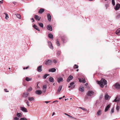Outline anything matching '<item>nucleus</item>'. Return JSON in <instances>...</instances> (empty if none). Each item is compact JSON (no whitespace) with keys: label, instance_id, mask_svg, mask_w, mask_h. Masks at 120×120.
<instances>
[{"label":"nucleus","instance_id":"obj_46","mask_svg":"<svg viewBox=\"0 0 120 120\" xmlns=\"http://www.w3.org/2000/svg\"><path fill=\"white\" fill-rule=\"evenodd\" d=\"M43 88L44 89H46V88H47V86H46V85H44L43 86Z\"/></svg>","mask_w":120,"mask_h":120},{"label":"nucleus","instance_id":"obj_24","mask_svg":"<svg viewBox=\"0 0 120 120\" xmlns=\"http://www.w3.org/2000/svg\"><path fill=\"white\" fill-rule=\"evenodd\" d=\"M62 86H59V87L58 90L57 92V93H59L60 91V90H61V89H62Z\"/></svg>","mask_w":120,"mask_h":120},{"label":"nucleus","instance_id":"obj_29","mask_svg":"<svg viewBox=\"0 0 120 120\" xmlns=\"http://www.w3.org/2000/svg\"><path fill=\"white\" fill-rule=\"evenodd\" d=\"M32 79V78H30L28 77H26L25 79L27 81H31V80Z\"/></svg>","mask_w":120,"mask_h":120},{"label":"nucleus","instance_id":"obj_21","mask_svg":"<svg viewBox=\"0 0 120 120\" xmlns=\"http://www.w3.org/2000/svg\"><path fill=\"white\" fill-rule=\"evenodd\" d=\"M48 36L49 38H51L52 39L53 38V35L51 33H49L48 34Z\"/></svg>","mask_w":120,"mask_h":120},{"label":"nucleus","instance_id":"obj_11","mask_svg":"<svg viewBox=\"0 0 120 120\" xmlns=\"http://www.w3.org/2000/svg\"><path fill=\"white\" fill-rule=\"evenodd\" d=\"M20 108L21 110L23 112H27V109L25 107H21Z\"/></svg>","mask_w":120,"mask_h":120},{"label":"nucleus","instance_id":"obj_37","mask_svg":"<svg viewBox=\"0 0 120 120\" xmlns=\"http://www.w3.org/2000/svg\"><path fill=\"white\" fill-rule=\"evenodd\" d=\"M32 90V87H29L27 90V91H28L29 92L31 90Z\"/></svg>","mask_w":120,"mask_h":120},{"label":"nucleus","instance_id":"obj_15","mask_svg":"<svg viewBox=\"0 0 120 120\" xmlns=\"http://www.w3.org/2000/svg\"><path fill=\"white\" fill-rule=\"evenodd\" d=\"M115 86L116 89H120V85L119 83H116L115 84Z\"/></svg>","mask_w":120,"mask_h":120},{"label":"nucleus","instance_id":"obj_39","mask_svg":"<svg viewBox=\"0 0 120 120\" xmlns=\"http://www.w3.org/2000/svg\"><path fill=\"white\" fill-rule=\"evenodd\" d=\"M80 108L82 109L84 111H87V110L85 108H82V107H80L79 108Z\"/></svg>","mask_w":120,"mask_h":120},{"label":"nucleus","instance_id":"obj_35","mask_svg":"<svg viewBox=\"0 0 120 120\" xmlns=\"http://www.w3.org/2000/svg\"><path fill=\"white\" fill-rule=\"evenodd\" d=\"M56 43L57 46H60V43L58 41H56Z\"/></svg>","mask_w":120,"mask_h":120},{"label":"nucleus","instance_id":"obj_59","mask_svg":"<svg viewBox=\"0 0 120 120\" xmlns=\"http://www.w3.org/2000/svg\"><path fill=\"white\" fill-rule=\"evenodd\" d=\"M88 85V84L87 83H86V84H85V85L86 86H87Z\"/></svg>","mask_w":120,"mask_h":120},{"label":"nucleus","instance_id":"obj_28","mask_svg":"<svg viewBox=\"0 0 120 120\" xmlns=\"http://www.w3.org/2000/svg\"><path fill=\"white\" fill-rule=\"evenodd\" d=\"M79 90L82 92H83L84 91V88L83 87H80L79 88Z\"/></svg>","mask_w":120,"mask_h":120},{"label":"nucleus","instance_id":"obj_50","mask_svg":"<svg viewBox=\"0 0 120 120\" xmlns=\"http://www.w3.org/2000/svg\"><path fill=\"white\" fill-rule=\"evenodd\" d=\"M29 68V66H28L27 67H26V68H25V67L23 68V69L24 70L25 69H27Z\"/></svg>","mask_w":120,"mask_h":120},{"label":"nucleus","instance_id":"obj_12","mask_svg":"<svg viewBox=\"0 0 120 120\" xmlns=\"http://www.w3.org/2000/svg\"><path fill=\"white\" fill-rule=\"evenodd\" d=\"M47 28V29L49 30L50 31H52V28L51 25H48Z\"/></svg>","mask_w":120,"mask_h":120},{"label":"nucleus","instance_id":"obj_20","mask_svg":"<svg viewBox=\"0 0 120 120\" xmlns=\"http://www.w3.org/2000/svg\"><path fill=\"white\" fill-rule=\"evenodd\" d=\"M33 27L37 30L38 31H40V29L39 28L35 25L34 24L33 26Z\"/></svg>","mask_w":120,"mask_h":120},{"label":"nucleus","instance_id":"obj_32","mask_svg":"<svg viewBox=\"0 0 120 120\" xmlns=\"http://www.w3.org/2000/svg\"><path fill=\"white\" fill-rule=\"evenodd\" d=\"M4 14L5 15V18L7 19H8L9 18L8 15L6 13H4Z\"/></svg>","mask_w":120,"mask_h":120},{"label":"nucleus","instance_id":"obj_10","mask_svg":"<svg viewBox=\"0 0 120 120\" xmlns=\"http://www.w3.org/2000/svg\"><path fill=\"white\" fill-rule=\"evenodd\" d=\"M120 8V4L119 3H118L116 4V7L115 8V9L116 10H117L119 9Z\"/></svg>","mask_w":120,"mask_h":120},{"label":"nucleus","instance_id":"obj_16","mask_svg":"<svg viewBox=\"0 0 120 120\" xmlns=\"http://www.w3.org/2000/svg\"><path fill=\"white\" fill-rule=\"evenodd\" d=\"M36 93L37 94L40 95L42 93V92L40 90H38L36 91Z\"/></svg>","mask_w":120,"mask_h":120},{"label":"nucleus","instance_id":"obj_64","mask_svg":"<svg viewBox=\"0 0 120 120\" xmlns=\"http://www.w3.org/2000/svg\"><path fill=\"white\" fill-rule=\"evenodd\" d=\"M0 3H3V2L2 1H0Z\"/></svg>","mask_w":120,"mask_h":120},{"label":"nucleus","instance_id":"obj_56","mask_svg":"<svg viewBox=\"0 0 120 120\" xmlns=\"http://www.w3.org/2000/svg\"><path fill=\"white\" fill-rule=\"evenodd\" d=\"M50 102V101H45V103L46 104H48Z\"/></svg>","mask_w":120,"mask_h":120},{"label":"nucleus","instance_id":"obj_3","mask_svg":"<svg viewBox=\"0 0 120 120\" xmlns=\"http://www.w3.org/2000/svg\"><path fill=\"white\" fill-rule=\"evenodd\" d=\"M48 43L49 47L50 49H53V47L52 46V43L50 41H48Z\"/></svg>","mask_w":120,"mask_h":120},{"label":"nucleus","instance_id":"obj_6","mask_svg":"<svg viewBox=\"0 0 120 120\" xmlns=\"http://www.w3.org/2000/svg\"><path fill=\"white\" fill-rule=\"evenodd\" d=\"M45 63L46 65H49L52 64V60H46L45 61Z\"/></svg>","mask_w":120,"mask_h":120},{"label":"nucleus","instance_id":"obj_62","mask_svg":"<svg viewBox=\"0 0 120 120\" xmlns=\"http://www.w3.org/2000/svg\"><path fill=\"white\" fill-rule=\"evenodd\" d=\"M62 98H62V97H61V98H59V99H60H60H62Z\"/></svg>","mask_w":120,"mask_h":120},{"label":"nucleus","instance_id":"obj_63","mask_svg":"<svg viewBox=\"0 0 120 120\" xmlns=\"http://www.w3.org/2000/svg\"><path fill=\"white\" fill-rule=\"evenodd\" d=\"M55 112H53V114H52V116H53L55 114Z\"/></svg>","mask_w":120,"mask_h":120},{"label":"nucleus","instance_id":"obj_61","mask_svg":"<svg viewBox=\"0 0 120 120\" xmlns=\"http://www.w3.org/2000/svg\"><path fill=\"white\" fill-rule=\"evenodd\" d=\"M65 115H66L68 116L69 115H68V114L66 113H65Z\"/></svg>","mask_w":120,"mask_h":120},{"label":"nucleus","instance_id":"obj_33","mask_svg":"<svg viewBox=\"0 0 120 120\" xmlns=\"http://www.w3.org/2000/svg\"><path fill=\"white\" fill-rule=\"evenodd\" d=\"M109 97V96L108 94H106L105 96V98L106 100H107L108 99Z\"/></svg>","mask_w":120,"mask_h":120},{"label":"nucleus","instance_id":"obj_8","mask_svg":"<svg viewBox=\"0 0 120 120\" xmlns=\"http://www.w3.org/2000/svg\"><path fill=\"white\" fill-rule=\"evenodd\" d=\"M120 100V96H117L116 98L113 101V102H118Z\"/></svg>","mask_w":120,"mask_h":120},{"label":"nucleus","instance_id":"obj_34","mask_svg":"<svg viewBox=\"0 0 120 120\" xmlns=\"http://www.w3.org/2000/svg\"><path fill=\"white\" fill-rule=\"evenodd\" d=\"M22 115L20 113H17V116L19 117H21V116Z\"/></svg>","mask_w":120,"mask_h":120},{"label":"nucleus","instance_id":"obj_42","mask_svg":"<svg viewBox=\"0 0 120 120\" xmlns=\"http://www.w3.org/2000/svg\"><path fill=\"white\" fill-rule=\"evenodd\" d=\"M120 108V107L119 106H118V105L117 106L116 108V110H117V111L118 112H119Z\"/></svg>","mask_w":120,"mask_h":120},{"label":"nucleus","instance_id":"obj_31","mask_svg":"<svg viewBox=\"0 0 120 120\" xmlns=\"http://www.w3.org/2000/svg\"><path fill=\"white\" fill-rule=\"evenodd\" d=\"M38 24L39 26L41 27H43V24L41 22H39Z\"/></svg>","mask_w":120,"mask_h":120},{"label":"nucleus","instance_id":"obj_52","mask_svg":"<svg viewBox=\"0 0 120 120\" xmlns=\"http://www.w3.org/2000/svg\"><path fill=\"white\" fill-rule=\"evenodd\" d=\"M114 112V109L113 108L111 110V112L112 113H113V112Z\"/></svg>","mask_w":120,"mask_h":120},{"label":"nucleus","instance_id":"obj_55","mask_svg":"<svg viewBox=\"0 0 120 120\" xmlns=\"http://www.w3.org/2000/svg\"><path fill=\"white\" fill-rule=\"evenodd\" d=\"M31 19L33 20L32 22H34V19L33 18H32Z\"/></svg>","mask_w":120,"mask_h":120},{"label":"nucleus","instance_id":"obj_17","mask_svg":"<svg viewBox=\"0 0 120 120\" xmlns=\"http://www.w3.org/2000/svg\"><path fill=\"white\" fill-rule=\"evenodd\" d=\"M57 81L58 82L60 83L61 82H63V79L62 77L58 78Z\"/></svg>","mask_w":120,"mask_h":120},{"label":"nucleus","instance_id":"obj_47","mask_svg":"<svg viewBox=\"0 0 120 120\" xmlns=\"http://www.w3.org/2000/svg\"><path fill=\"white\" fill-rule=\"evenodd\" d=\"M19 118L17 117H16L14 118V120H18Z\"/></svg>","mask_w":120,"mask_h":120},{"label":"nucleus","instance_id":"obj_4","mask_svg":"<svg viewBox=\"0 0 120 120\" xmlns=\"http://www.w3.org/2000/svg\"><path fill=\"white\" fill-rule=\"evenodd\" d=\"M47 17L48 20L49 22H50L52 19V17L49 13H48L47 14Z\"/></svg>","mask_w":120,"mask_h":120},{"label":"nucleus","instance_id":"obj_30","mask_svg":"<svg viewBox=\"0 0 120 120\" xmlns=\"http://www.w3.org/2000/svg\"><path fill=\"white\" fill-rule=\"evenodd\" d=\"M28 100L30 101H32L34 100V99L33 97H29L28 98Z\"/></svg>","mask_w":120,"mask_h":120},{"label":"nucleus","instance_id":"obj_45","mask_svg":"<svg viewBox=\"0 0 120 120\" xmlns=\"http://www.w3.org/2000/svg\"><path fill=\"white\" fill-rule=\"evenodd\" d=\"M120 17V14L118 15L116 17V18L117 19H118Z\"/></svg>","mask_w":120,"mask_h":120},{"label":"nucleus","instance_id":"obj_14","mask_svg":"<svg viewBox=\"0 0 120 120\" xmlns=\"http://www.w3.org/2000/svg\"><path fill=\"white\" fill-rule=\"evenodd\" d=\"M73 76L71 75H70L67 79V82H69L73 78Z\"/></svg>","mask_w":120,"mask_h":120},{"label":"nucleus","instance_id":"obj_51","mask_svg":"<svg viewBox=\"0 0 120 120\" xmlns=\"http://www.w3.org/2000/svg\"><path fill=\"white\" fill-rule=\"evenodd\" d=\"M108 4H106L105 5V8H106V9H107V8L108 7Z\"/></svg>","mask_w":120,"mask_h":120},{"label":"nucleus","instance_id":"obj_27","mask_svg":"<svg viewBox=\"0 0 120 120\" xmlns=\"http://www.w3.org/2000/svg\"><path fill=\"white\" fill-rule=\"evenodd\" d=\"M110 106V105L109 104L106 107V108L105 109V112H106L107 111L108 109H109V108Z\"/></svg>","mask_w":120,"mask_h":120},{"label":"nucleus","instance_id":"obj_36","mask_svg":"<svg viewBox=\"0 0 120 120\" xmlns=\"http://www.w3.org/2000/svg\"><path fill=\"white\" fill-rule=\"evenodd\" d=\"M49 75V74H46L45 75H44L43 77V78L44 79H45L47 77L48 75Z\"/></svg>","mask_w":120,"mask_h":120},{"label":"nucleus","instance_id":"obj_43","mask_svg":"<svg viewBox=\"0 0 120 120\" xmlns=\"http://www.w3.org/2000/svg\"><path fill=\"white\" fill-rule=\"evenodd\" d=\"M61 52L60 51H57V55L58 56H59L61 53Z\"/></svg>","mask_w":120,"mask_h":120},{"label":"nucleus","instance_id":"obj_5","mask_svg":"<svg viewBox=\"0 0 120 120\" xmlns=\"http://www.w3.org/2000/svg\"><path fill=\"white\" fill-rule=\"evenodd\" d=\"M94 93V92L92 91H89L86 94L88 96H91L93 95Z\"/></svg>","mask_w":120,"mask_h":120},{"label":"nucleus","instance_id":"obj_58","mask_svg":"<svg viewBox=\"0 0 120 120\" xmlns=\"http://www.w3.org/2000/svg\"><path fill=\"white\" fill-rule=\"evenodd\" d=\"M68 116H69V117H70V118H72V116H70V115H69Z\"/></svg>","mask_w":120,"mask_h":120},{"label":"nucleus","instance_id":"obj_53","mask_svg":"<svg viewBox=\"0 0 120 120\" xmlns=\"http://www.w3.org/2000/svg\"><path fill=\"white\" fill-rule=\"evenodd\" d=\"M75 87V85H74L73 86H72L71 87V88L72 89L73 88H74Z\"/></svg>","mask_w":120,"mask_h":120},{"label":"nucleus","instance_id":"obj_9","mask_svg":"<svg viewBox=\"0 0 120 120\" xmlns=\"http://www.w3.org/2000/svg\"><path fill=\"white\" fill-rule=\"evenodd\" d=\"M78 79L79 81L80 82H83V83H85L86 81L84 79H82L81 78H79Z\"/></svg>","mask_w":120,"mask_h":120},{"label":"nucleus","instance_id":"obj_40","mask_svg":"<svg viewBox=\"0 0 120 120\" xmlns=\"http://www.w3.org/2000/svg\"><path fill=\"white\" fill-rule=\"evenodd\" d=\"M112 5L114 6L115 5V3L114 0H112Z\"/></svg>","mask_w":120,"mask_h":120},{"label":"nucleus","instance_id":"obj_57","mask_svg":"<svg viewBox=\"0 0 120 120\" xmlns=\"http://www.w3.org/2000/svg\"><path fill=\"white\" fill-rule=\"evenodd\" d=\"M4 90L6 92H9V91H7V89H4Z\"/></svg>","mask_w":120,"mask_h":120},{"label":"nucleus","instance_id":"obj_1","mask_svg":"<svg viewBox=\"0 0 120 120\" xmlns=\"http://www.w3.org/2000/svg\"><path fill=\"white\" fill-rule=\"evenodd\" d=\"M60 38L62 43L63 44H65L68 42L69 39L66 36L64 35L61 37Z\"/></svg>","mask_w":120,"mask_h":120},{"label":"nucleus","instance_id":"obj_54","mask_svg":"<svg viewBox=\"0 0 120 120\" xmlns=\"http://www.w3.org/2000/svg\"><path fill=\"white\" fill-rule=\"evenodd\" d=\"M53 62L54 63L56 64L57 62V60H53Z\"/></svg>","mask_w":120,"mask_h":120},{"label":"nucleus","instance_id":"obj_25","mask_svg":"<svg viewBox=\"0 0 120 120\" xmlns=\"http://www.w3.org/2000/svg\"><path fill=\"white\" fill-rule=\"evenodd\" d=\"M49 80L50 82H54L53 78L52 77H50L49 79Z\"/></svg>","mask_w":120,"mask_h":120},{"label":"nucleus","instance_id":"obj_48","mask_svg":"<svg viewBox=\"0 0 120 120\" xmlns=\"http://www.w3.org/2000/svg\"><path fill=\"white\" fill-rule=\"evenodd\" d=\"M74 84V82H72L70 83V85L71 86H72Z\"/></svg>","mask_w":120,"mask_h":120},{"label":"nucleus","instance_id":"obj_22","mask_svg":"<svg viewBox=\"0 0 120 120\" xmlns=\"http://www.w3.org/2000/svg\"><path fill=\"white\" fill-rule=\"evenodd\" d=\"M116 33L118 35H120V28H119L116 31Z\"/></svg>","mask_w":120,"mask_h":120},{"label":"nucleus","instance_id":"obj_13","mask_svg":"<svg viewBox=\"0 0 120 120\" xmlns=\"http://www.w3.org/2000/svg\"><path fill=\"white\" fill-rule=\"evenodd\" d=\"M56 69L55 68H52L50 69L49 71V72H54L56 71Z\"/></svg>","mask_w":120,"mask_h":120},{"label":"nucleus","instance_id":"obj_38","mask_svg":"<svg viewBox=\"0 0 120 120\" xmlns=\"http://www.w3.org/2000/svg\"><path fill=\"white\" fill-rule=\"evenodd\" d=\"M17 17L19 19H20L21 16L19 14H17L16 15Z\"/></svg>","mask_w":120,"mask_h":120},{"label":"nucleus","instance_id":"obj_18","mask_svg":"<svg viewBox=\"0 0 120 120\" xmlns=\"http://www.w3.org/2000/svg\"><path fill=\"white\" fill-rule=\"evenodd\" d=\"M34 18L36 20H40L41 19V18L39 17L38 15H35L34 16Z\"/></svg>","mask_w":120,"mask_h":120},{"label":"nucleus","instance_id":"obj_49","mask_svg":"<svg viewBox=\"0 0 120 120\" xmlns=\"http://www.w3.org/2000/svg\"><path fill=\"white\" fill-rule=\"evenodd\" d=\"M26 104H27V105L28 106H30V105L29 104V102L28 101H27L26 102Z\"/></svg>","mask_w":120,"mask_h":120},{"label":"nucleus","instance_id":"obj_60","mask_svg":"<svg viewBox=\"0 0 120 120\" xmlns=\"http://www.w3.org/2000/svg\"><path fill=\"white\" fill-rule=\"evenodd\" d=\"M72 118H73V119H75V120L76 119V118H74V117H72Z\"/></svg>","mask_w":120,"mask_h":120},{"label":"nucleus","instance_id":"obj_23","mask_svg":"<svg viewBox=\"0 0 120 120\" xmlns=\"http://www.w3.org/2000/svg\"><path fill=\"white\" fill-rule=\"evenodd\" d=\"M44 11V9L43 8H41L40 10H39L38 13H39L41 14Z\"/></svg>","mask_w":120,"mask_h":120},{"label":"nucleus","instance_id":"obj_26","mask_svg":"<svg viewBox=\"0 0 120 120\" xmlns=\"http://www.w3.org/2000/svg\"><path fill=\"white\" fill-rule=\"evenodd\" d=\"M101 110H99L97 113V115L98 116H100L101 113Z\"/></svg>","mask_w":120,"mask_h":120},{"label":"nucleus","instance_id":"obj_41","mask_svg":"<svg viewBox=\"0 0 120 120\" xmlns=\"http://www.w3.org/2000/svg\"><path fill=\"white\" fill-rule=\"evenodd\" d=\"M78 67L79 66L78 65L76 64H75L74 67V68L75 69H76L78 68Z\"/></svg>","mask_w":120,"mask_h":120},{"label":"nucleus","instance_id":"obj_7","mask_svg":"<svg viewBox=\"0 0 120 120\" xmlns=\"http://www.w3.org/2000/svg\"><path fill=\"white\" fill-rule=\"evenodd\" d=\"M29 96V93L27 92L23 93L22 95V97L24 98H26Z\"/></svg>","mask_w":120,"mask_h":120},{"label":"nucleus","instance_id":"obj_19","mask_svg":"<svg viewBox=\"0 0 120 120\" xmlns=\"http://www.w3.org/2000/svg\"><path fill=\"white\" fill-rule=\"evenodd\" d=\"M42 67V65H40L37 68V70L39 72H40L42 71L41 68Z\"/></svg>","mask_w":120,"mask_h":120},{"label":"nucleus","instance_id":"obj_44","mask_svg":"<svg viewBox=\"0 0 120 120\" xmlns=\"http://www.w3.org/2000/svg\"><path fill=\"white\" fill-rule=\"evenodd\" d=\"M20 120H27L26 118H22L20 119Z\"/></svg>","mask_w":120,"mask_h":120},{"label":"nucleus","instance_id":"obj_2","mask_svg":"<svg viewBox=\"0 0 120 120\" xmlns=\"http://www.w3.org/2000/svg\"><path fill=\"white\" fill-rule=\"evenodd\" d=\"M98 82V83L101 88H103L104 86L107 84L106 80L103 78H102L100 81Z\"/></svg>","mask_w":120,"mask_h":120}]
</instances>
